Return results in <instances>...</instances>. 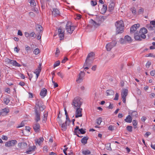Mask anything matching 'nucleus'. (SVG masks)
<instances>
[{"instance_id": "nucleus-22", "label": "nucleus", "mask_w": 155, "mask_h": 155, "mask_svg": "<svg viewBox=\"0 0 155 155\" xmlns=\"http://www.w3.org/2000/svg\"><path fill=\"white\" fill-rule=\"evenodd\" d=\"M89 139V137L87 136L84 137L81 140V142L84 145L87 143V140Z\"/></svg>"}, {"instance_id": "nucleus-61", "label": "nucleus", "mask_w": 155, "mask_h": 155, "mask_svg": "<svg viewBox=\"0 0 155 155\" xmlns=\"http://www.w3.org/2000/svg\"><path fill=\"white\" fill-rule=\"evenodd\" d=\"M2 139L5 140H8V137L4 135L2 136Z\"/></svg>"}, {"instance_id": "nucleus-15", "label": "nucleus", "mask_w": 155, "mask_h": 155, "mask_svg": "<svg viewBox=\"0 0 155 155\" xmlns=\"http://www.w3.org/2000/svg\"><path fill=\"white\" fill-rule=\"evenodd\" d=\"M47 90L45 88H44L42 89L41 91L40 95L41 97L42 98H44L46 96L47 94Z\"/></svg>"}, {"instance_id": "nucleus-34", "label": "nucleus", "mask_w": 155, "mask_h": 155, "mask_svg": "<svg viewBox=\"0 0 155 155\" xmlns=\"http://www.w3.org/2000/svg\"><path fill=\"white\" fill-rule=\"evenodd\" d=\"M91 152L90 150H83L82 151L83 154L84 155H86L89 154L91 153Z\"/></svg>"}, {"instance_id": "nucleus-21", "label": "nucleus", "mask_w": 155, "mask_h": 155, "mask_svg": "<svg viewBox=\"0 0 155 155\" xmlns=\"http://www.w3.org/2000/svg\"><path fill=\"white\" fill-rule=\"evenodd\" d=\"M94 55L95 54L94 52H91L88 54L86 58L89 59L90 60H91V59H93V61L94 59Z\"/></svg>"}, {"instance_id": "nucleus-37", "label": "nucleus", "mask_w": 155, "mask_h": 155, "mask_svg": "<svg viewBox=\"0 0 155 155\" xmlns=\"http://www.w3.org/2000/svg\"><path fill=\"white\" fill-rule=\"evenodd\" d=\"M30 3L31 6L32 7H34L36 5V3L34 0H31Z\"/></svg>"}, {"instance_id": "nucleus-57", "label": "nucleus", "mask_w": 155, "mask_h": 155, "mask_svg": "<svg viewBox=\"0 0 155 155\" xmlns=\"http://www.w3.org/2000/svg\"><path fill=\"white\" fill-rule=\"evenodd\" d=\"M119 94L118 93H117L115 94V97L114 98L115 100H117L118 99Z\"/></svg>"}, {"instance_id": "nucleus-6", "label": "nucleus", "mask_w": 155, "mask_h": 155, "mask_svg": "<svg viewBox=\"0 0 155 155\" xmlns=\"http://www.w3.org/2000/svg\"><path fill=\"white\" fill-rule=\"evenodd\" d=\"M134 38L136 40L141 41V39H145L146 38V36L145 35L142 34L140 33L139 32L135 33L134 34Z\"/></svg>"}, {"instance_id": "nucleus-18", "label": "nucleus", "mask_w": 155, "mask_h": 155, "mask_svg": "<svg viewBox=\"0 0 155 155\" xmlns=\"http://www.w3.org/2000/svg\"><path fill=\"white\" fill-rule=\"evenodd\" d=\"M36 30L40 33V35H42L43 30L42 26L40 25H37L36 26Z\"/></svg>"}, {"instance_id": "nucleus-64", "label": "nucleus", "mask_w": 155, "mask_h": 155, "mask_svg": "<svg viewBox=\"0 0 155 155\" xmlns=\"http://www.w3.org/2000/svg\"><path fill=\"white\" fill-rule=\"evenodd\" d=\"M150 75L152 76H154L155 75V71H152L150 72Z\"/></svg>"}, {"instance_id": "nucleus-50", "label": "nucleus", "mask_w": 155, "mask_h": 155, "mask_svg": "<svg viewBox=\"0 0 155 155\" xmlns=\"http://www.w3.org/2000/svg\"><path fill=\"white\" fill-rule=\"evenodd\" d=\"M108 129L110 131L113 130H114V126L110 125L108 127Z\"/></svg>"}, {"instance_id": "nucleus-32", "label": "nucleus", "mask_w": 155, "mask_h": 155, "mask_svg": "<svg viewBox=\"0 0 155 155\" xmlns=\"http://www.w3.org/2000/svg\"><path fill=\"white\" fill-rule=\"evenodd\" d=\"M107 95H114V91L111 90H107L106 91Z\"/></svg>"}, {"instance_id": "nucleus-16", "label": "nucleus", "mask_w": 155, "mask_h": 155, "mask_svg": "<svg viewBox=\"0 0 155 155\" xmlns=\"http://www.w3.org/2000/svg\"><path fill=\"white\" fill-rule=\"evenodd\" d=\"M52 11V14L54 16H57L60 15V12L57 8H53Z\"/></svg>"}, {"instance_id": "nucleus-52", "label": "nucleus", "mask_w": 155, "mask_h": 155, "mask_svg": "<svg viewBox=\"0 0 155 155\" xmlns=\"http://www.w3.org/2000/svg\"><path fill=\"white\" fill-rule=\"evenodd\" d=\"M79 127L78 126H77L74 129V134H76L77 133V130H79Z\"/></svg>"}, {"instance_id": "nucleus-43", "label": "nucleus", "mask_w": 155, "mask_h": 155, "mask_svg": "<svg viewBox=\"0 0 155 155\" xmlns=\"http://www.w3.org/2000/svg\"><path fill=\"white\" fill-rule=\"evenodd\" d=\"M119 41L120 43L121 44H124L126 43L125 38L124 39L123 38H121L120 39Z\"/></svg>"}, {"instance_id": "nucleus-13", "label": "nucleus", "mask_w": 155, "mask_h": 155, "mask_svg": "<svg viewBox=\"0 0 155 155\" xmlns=\"http://www.w3.org/2000/svg\"><path fill=\"white\" fill-rule=\"evenodd\" d=\"M84 76V72L81 71L79 73L78 77L76 81L78 83H80L82 82L83 80V78Z\"/></svg>"}, {"instance_id": "nucleus-38", "label": "nucleus", "mask_w": 155, "mask_h": 155, "mask_svg": "<svg viewBox=\"0 0 155 155\" xmlns=\"http://www.w3.org/2000/svg\"><path fill=\"white\" fill-rule=\"evenodd\" d=\"M102 118L101 117H99L96 120V123L98 125L101 124L102 122Z\"/></svg>"}, {"instance_id": "nucleus-54", "label": "nucleus", "mask_w": 155, "mask_h": 155, "mask_svg": "<svg viewBox=\"0 0 155 155\" xmlns=\"http://www.w3.org/2000/svg\"><path fill=\"white\" fill-rule=\"evenodd\" d=\"M57 75L61 78H63L64 77V75L61 72H58L57 74Z\"/></svg>"}, {"instance_id": "nucleus-26", "label": "nucleus", "mask_w": 155, "mask_h": 155, "mask_svg": "<svg viewBox=\"0 0 155 155\" xmlns=\"http://www.w3.org/2000/svg\"><path fill=\"white\" fill-rule=\"evenodd\" d=\"M48 116V112L44 113L43 114V117L42 118V122L43 123H46L47 120V117Z\"/></svg>"}, {"instance_id": "nucleus-46", "label": "nucleus", "mask_w": 155, "mask_h": 155, "mask_svg": "<svg viewBox=\"0 0 155 155\" xmlns=\"http://www.w3.org/2000/svg\"><path fill=\"white\" fill-rule=\"evenodd\" d=\"M60 64V61H56L54 63V68H55L59 65Z\"/></svg>"}, {"instance_id": "nucleus-36", "label": "nucleus", "mask_w": 155, "mask_h": 155, "mask_svg": "<svg viewBox=\"0 0 155 155\" xmlns=\"http://www.w3.org/2000/svg\"><path fill=\"white\" fill-rule=\"evenodd\" d=\"M139 9L138 11L137 14L138 15H140V14H142L144 12V9L143 8L141 7H140L139 8Z\"/></svg>"}, {"instance_id": "nucleus-19", "label": "nucleus", "mask_w": 155, "mask_h": 155, "mask_svg": "<svg viewBox=\"0 0 155 155\" xmlns=\"http://www.w3.org/2000/svg\"><path fill=\"white\" fill-rule=\"evenodd\" d=\"M107 9V5L105 4H104L101 10V13L103 15L105 14L106 12Z\"/></svg>"}, {"instance_id": "nucleus-63", "label": "nucleus", "mask_w": 155, "mask_h": 155, "mask_svg": "<svg viewBox=\"0 0 155 155\" xmlns=\"http://www.w3.org/2000/svg\"><path fill=\"white\" fill-rule=\"evenodd\" d=\"M25 50L28 52L29 51H30L31 50V48L29 46H27L26 47Z\"/></svg>"}, {"instance_id": "nucleus-27", "label": "nucleus", "mask_w": 155, "mask_h": 155, "mask_svg": "<svg viewBox=\"0 0 155 155\" xmlns=\"http://www.w3.org/2000/svg\"><path fill=\"white\" fill-rule=\"evenodd\" d=\"M124 38L126 41H127V42H131L132 41V39L131 37L128 35L125 36Z\"/></svg>"}, {"instance_id": "nucleus-8", "label": "nucleus", "mask_w": 155, "mask_h": 155, "mask_svg": "<svg viewBox=\"0 0 155 155\" xmlns=\"http://www.w3.org/2000/svg\"><path fill=\"white\" fill-rule=\"evenodd\" d=\"M128 91L127 89H124L121 92V97L123 99L122 101L124 103H126V97L127 96L128 94Z\"/></svg>"}, {"instance_id": "nucleus-42", "label": "nucleus", "mask_w": 155, "mask_h": 155, "mask_svg": "<svg viewBox=\"0 0 155 155\" xmlns=\"http://www.w3.org/2000/svg\"><path fill=\"white\" fill-rule=\"evenodd\" d=\"M3 100L5 103L6 105L8 104L10 101V100L8 98H5Z\"/></svg>"}, {"instance_id": "nucleus-40", "label": "nucleus", "mask_w": 155, "mask_h": 155, "mask_svg": "<svg viewBox=\"0 0 155 155\" xmlns=\"http://www.w3.org/2000/svg\"><path fill=\"white\" fill-rule=\"evenodd\" d=\"M133 124L134 126V128H136L137 127V122L136 120H134L133 121Z\"/></svg>"}, {"instance_id": "nucleus-28", "label": "nucleus", "mask_w": 155, "mask_h": 155, "mask_svg": "<svg viewBox=\"0 0 155 155\" xmlns=\"http://www.w3.org/2000/svg\"><path fill=\"white\" fill-rule=\"evenodd\" d=\"M90 22L95 27H97L99 26H97V23L95 21H94L93 19H91L90 20Z\"/></svg>"}, {"instance_id": "nucleus-11", "label": "nucleus", "mask_w": 155, "mask_h": 155, "mask_svg": "<svg viewBox=\"0 0 155 155\" xmlns=\"http://www.w3.org/2000/svg\"><path fill=\"white\" fill-rule=\"evenodd\" d=\"M75 109H76L75 116V117L78 118L79 117H82V114L81 112L82 109L80 107L77 108Z\"/></svg>"}, {"instance_id": "nucleus-45", "label": "nucleus", "mask_w": 155, "mask_h": 155, "mask_svg": "<svg viewBox=\"0 0 155 155\" xmlns=\"http://www.w3.org/2000/svg\"><path fill=\"white\" fill-rule=\"evenodd\" d=\"M127 130L130 132H132V127L131 126H127Z\"/></svg>"}, {"instance_id": "nucleus-44", "label": "nucleus", "mask_w": 155, "mask_h": 155, "mask_svg": "<svg viewBox=\"0 0 155 155\" xmlns=\"http://www.w3.org/2000/svg\"><path fill=\"white\" fill-rule=\"evenodd\" d=\"M106 149L109 150H111L112 149L110 147V143H108L107 144Z\"/></svg>"}, {"instance_id": "nucleus-49", "label": "nucleus", "mask_w": 155, "mask_h": 155, "mask_svg": "<svg viewBox=\"0 0 155 155\" xmlns=\"http://www.w3.org/2000/svg\"><path fill=\"white\" fill-rule=\"evenodd\" d=\"M79 131H80V133L81 134H85L86 132L83 130V128H81L79 129Z\"/></svg>"}, {"instance_id": "nucleus-5", "label": "nucleus", "mask_w": 155, "mask_h": 155, "mask_svg": "<svg viewBox=\"0 0 155 155\" xmlns=\"http://www.w3.org/2000/svg\"><path fill=\"white\" fill-rule=\"evenodd\" d=\"M108 16H97L96 17V20L97 22V26H100L107 18Z\"/></svg>"}, {"instance_id": "nucleus-10", "label": "nucleus", "mask_w": 155, "mask_h": 155, "mask_svg": "<svg viewBox=\"0 0 155 155\" xmlns=\"http://www.w3.org/2000/svg\"><path fill=\"white\" fill-rule=\"evenodd\" d=\"M116 44V42L114 41L107 44L106 46L107 50V51H110L112 48L115 46Z\"/></svg>"}, {"instance_id": "nucleus-30", "label": "nucleus", "mask_w": 155, "mask_h": 155, "mask_svg": "<svg viewBox=\"0 0 155 155\" xmlns=\"http://www.w3.org/2000/svg\"><path fill=\"white\" fill-rule=\"evenodd\" d=\"M35 148H36V147L34 146L31 147H30L29 148V150L27 151L25 153L27 154H29L30 153V152L34 150Z\"/></svg>"}, {"instance_id": "nucleus-1", "label": "nucleus", "mask_w": 155, "mask_h": 155, "mask_svg": "<svg viewBox=\"0 0 155 155\" xmlns=\"http://www.w3.org/2000/svg\"><path fill=\"white\" fill-rule=\"evenodd\" d=\"M40 102V101L37 99L34 108L35 120L36 123L33 124V127L36 132H38L40 130V125L37 122L40 120L41 111H43L45 109V106Z\"/></svg>"}, {"instance_id": "nucleus-23", "label": "nucleus", "mask_w": 155, "mask_h": 155, "mask_svg": "<svg viewBox=\"0 0 155 155\" xmlns=\"http://www.w3.org/2000/svg\"><path fill=\"white\" fill-rule=\"evenodd\" d=\"M147 30L145 28H141L139 32L140 34H144L145 35V34L147 33Z\"/></svg>"}, {"instance_id": "nucleus-48", "label": "nucleus", "mask_w": 155, "mask_h": 155, "mask_svg": "<svg viewBox=\"0 0 155 155\" xmlns=\"http://www.w3.org/2000/svg\"><path fill=\"white\" fill-rule=\"evenodd\" d=\"M43 151L45 153H47L48 152V147L47 146H45L43 147Z\"/></svg>"}, {"instance_id": "nucleus-53", "label": "nucleus", "mask_w": 155, "mask_h": 155, "mask_svg": "<svg viewBox=\"0 0 155 155\" xmlns=\"http://www.w3.org/2000/svg\"><path fill=\"white\" fill-rule=\"evenodd\" d=\"M52 82L54 84V88L57 87L58 86V84L57 83H56L53 80V79H52Z\"/></svg>"}, {"instance_id": "nucleus-17", "label": "nucleus", "mask_w": 155, "mask_h": 155, "mask_svg": "<svg viewBox=\"0 0 155 155\" xmlns=\"http://www.w3.org/2000/svg\"><path fill=\"white\" fill-rule=\"evenodd\" d=\"M27 146V143L25 142L20 143L18 144V147L21 149L26 148Z\"/></svg>"}, {"instance_id": "nucleus-25", "label": "nucleus", "mask_w": 155, "mask_h": 155, "mask_svg": "<svg viewBox=\"0 0 155 155\" xmlns=\"http://www.w3.org/2000/svg\"><path fill=\"white\" fill-rule=\"evenodd\" d=\"M132 118L131 116L130 115H128L126 118L124 120L126 122L130 123L132 122Z\"/></svg>"}, {"instance_id": "nucleus-29", "label": "nucleus", "mask_w": 155, "mask_h": 155, "mask_svg": "<svg viewBox=\"0 0 155 155\" xmlns=\"http://www.w3.org/2000/svg\"><path fill=\"white\" fill-rule=\"evenodd\" d=\"M67 121H66L64 123L62 124L61 125V127L62 128V130H65L67 128Z\"/></svg>"}, {"instance_id": "nucleus-14", "label": "nucleus", "mask_w": 155, "mask_h": 155, "mask_svg": "<svg viewBox=\"0 0 155 155\" xmlns=\"http://www.w3.org/2000/svg\"><path fill=\"white\" fill-rule=\"evenodd\" d=\"M93 59L91 60L86 58L85 62L84 63V66H87L89 67H91L93 63Z\"/></svg>"}, {"instance_id": "nucleus-35", "label": "nucleus", "mask_w": 155, "mask_h": 155, "mask_svg": "<svg viewBox=\"0 0 155 155\" xmlns=\"http://www.w3.org/2000/svg\"><path fill=\"white\" fill-rule=\"evenodd\" d=\"M147 27L149 30H153L155 29V26H152L150 24L147 25Z\"/></svg>"}, {"instance_id": "nucleus-60", "label": "nucleus", "mask_w": 155, "mask_h": 155, "mask_svg": "<svg viewBox=\"0 0 155 155\" xmlns=\"http://www.w3.org/2000/svg\"><path fill=\"white\" fill-rule=\"evenodd\" d=\"M60 53V50L58 48H57L55 54L56 55H58V54Z\"/></svg>"}, {"instance_id": "nucleus-24", "label": "nucleus", "mask_w": 155, "mask_h": 155, "mask_svg": "<svg viewBox=\"0 0 155 155\" xmlns=\"http://www.w3.org/2000/svg\"><path fill=\"white\" fill-rule=\"evenodd\" d=\"M114 2H111L109 6L108 11L110 12H112L114 9Z\"/></svg>"}, {"instance_id": "nucleus-59", "label": "nucleus", "mask_w": 155, "mask_h": 155, "mask_svg": "<svg viewBox=\"0 0 155 155\" xmlns=\"http://www.w3.org/2000/svg\"><path fill=\"white\" fill-rule=\"evenodd\" d=\"M18 84L21 86H23L25 85V84L23 81H21Z\"/></svg>"}, {"instance_id": "nucleus-9", "label": "nucleus", "mask_w": 155, "mask_h": 155, "mask_svg": "<svg viewBox=\"0 0 155 155\" xmlns=\"http://www.w3.org/2000/svg\"><path fill=\"white\" fill-rule=\"evenodd\" d=\"M17 143V141L16 140H9L6 142L5 144V147H10L14 146Z\"/></svg>"}, {"instance_id": "nucleus-7", "label": "nucleus", "mask_w": 155, "mask_h": 155, "mask_svg": "<svg viewBox=\"0 0 155 155\" xmlns=\"http://www.w3.org/2000/svg\"><path fill=\"white\" fill-rule=\"evenodd\" d=\"M140 27V25L139 24H135L132 26L130 28V33L131 34H134L139 32L137 30Z\"/></svg>"}, {"instance_id": "nucleus-62", "label": "nucleus", "mask_w": 155, "mask_h": 155, "mask_svg": "<svg viewBox=\"0 0 155 155\" xmlns=\"http://www.w3.org/2000/svg\"><path fill=\"white\" fill-rule=\"evenodd\" d=\"M151 25H153V26H155V21H152L150 22V24Z\"/></svg>"}, {"instance_id": "nucleus-12", "label": "nucleus", "mask_w": 155, "mask_h": 155, "mask_svg": "<svg viewBox=\"0 0 155 155\" xmlns=\"http://www.w3.org/2000/svg\"><path fill=\"white\" fill-rule=\"evenodd\" d=\"M58 35L60 38V40H61L64 39V31L62 30L61 27L59 28L58 29Z\"/></svg>"}, {"instance_id": "nucleus-47", "label": "nucleus", "mask_w": 155, "mask_h": 155, "mask_svg": "<svg viewBox=\"0 0 155 155\" xmlns=\"http://www.w3.org/2000/svg\"><path fill=\"white\" fill-rule=\"evenodd\" d=\"M131 115L132 117H137V112L135 111H133L131 113Z\"/></svg>"}, {"instance_id": "nucleus-3", "label": "nucleus", "mask_w": 155, "mask_h": 155, "mask_svg": "<svg viewBox=\"0 0 155 155\" xmlns=\"http://www.w3.org/2000/svg\"><path fill=\"white\" fill-rule=\"evenodd\" d=\"M82 102L81 101L80 98L78 97H75L73 100L72 105L74 109L81 107Z\"/></svg>"}, {"instance_id": "nucleus-39", "label": "nucleus", "mask_w": 155, "mask_h": 155, "mask_svg": "<svg viewBox=\"0 0 155 155\" xmlns=\"http://www.w3.org/2000/svg\"><path fill=\"white\" fill-rule=\"evenodd\" d=\"M130 10L132 11L133 14L134 15H136L137 14L136 9L134 7H132L131 8Z\"/></svg>"}, {"instance_id": "nucleus-4", "label": "nucleus", "mask_w": 155, "mask_h": 155, "mask_svg": "<svg viewBox=\"0 0 155 155\" xmlns=\"http://www.w3.org/2000/svg\"><path fill=\"white\" fill-rule=\"evenodd\" d=\"M65 29L68 33L71 34L75 29V27L74 26H71V23L68 22L66 25Z\"/></svg>"}, {"instance_id": "nucleus-33", "label": "nucleus", "mask_w": 155, "mask_h": 155, "mask_svg": "<svg viewBox=\"0 0 155 155\" xmlns=\"http://www.w3.org/2000/svg\"><path fill=\"white\" fill-rule=\"evenodd\" d=\"M44 140L43 137H40L39 139L37 140L36 142L39 145H40L41 143Z\"/></svg>"}, {"instance_id": "nucleus-56", "label": "nucleus", "mask_w": 155, "mask_h": 155, "mask_svg": "<svg viewBox=\"0 0 155 155\" xmlns=\"http://www.w3.org/2000/svg\"><path fill=\"white\" fill-rule=\"evenodd\" d=\"M30 36L31 37H35L36 36V35L34 32H32L30 34Z\"/></svg>"}, {"instance_id": "nucleus-58", "label": "nucleus", "mask_w": 155, "mask_h": 155, "mask_svg": "<svg viewBox=\"0 0 155 155\" xmlns=\"http://www.w3.org/2000/svg\"><path fill=\"white\" fill-rule=\"evenodd\" d=\"M24 125H25V124H24V123L23 122V121H22L21 122V124L20 125L17 127V128H19L21 127H22L24 126Z\"/></svg>"}, {"instance_id": "nucleus-31", "label": "nucleus", "mask_w": 155, "mask_h": 155, "mask_svg": "<svg viewBox=\"0 0 155 155\" xmlns=\"http://www.w3.org/2000/svg\"><path fill=\"white\" fill-rule=\"evenodd\" d=\"M41 64H39L37 68L36 69L35 71L34 72L40 73L41 72Z\"/></svg>"}, {"instance_id": "nucleus-41", "label": "nucleus", "mask_w": 155, "mask_h": 155, "mask_svg": "<svg viewBox=\"0 0 155 155\" xmlns=\"http://www.w3.org/2000/svg\"><path fill=\"white\" fill-rule=\"evenodd\" d=\"M40 52V51L38 48L35 49L33 51L34 53L36 55L38 54Z\"/></svg>"}, {"instance_id": "nucleus-20", "label": "nucleus", "mask_w": 155, "mask_h": 155, "mask_svg": "<svg viewBox=\"0 0 155 155\" xmlns=\"http://www.w3.org/2000/svg\"><path fill=\"white\" fill-rule=\"evenodd\" d=\"M1 111L2 114V115L4 116L7 115L9 112V110L8 108H5L1 110Z\"/></svg>"}, {"instance_id": "nucleus-2", "label": "nucleus", "mask_w": 155, "mask_h": 155, "mask_svg": "<svg viewBox=\"0 0 155 155\" xmlns=\"http://www.w3.org/2000/svg\"><path fill=\"white\" fill-rule=\"evenodd\" d=\"M116 27V31L117 34L122 33L124 30V25L123 21L122 20L118 21L115 24Z\"/></svg>"}, {"instance_id": "nucleus-55", "label": "nucleus", "mask_w": 155, "mask_h": 155, "mask_svg": "<svg viewBox=\"0 0 155 155\" xmlns=\"http://www.w3.org/2000/svg\"><path fill=\"white\" fill-rule=\"evenodd\" d=\"M151 63L150 62V61H148L146 65V67L147 68H148L151 65Z\"/></svg>"}, {"instance_id": "nucleus-51", "label": "nucleus", "mask_w": 155, "mask_h": 155, "mask_svg": "<svg viewBox=\"0 0 155 155\" xmlns=\"http://www.w3.org/2000/svg\"><path fill=\"white\" fill-rule=\"evenodd\" d=\"M91 4L92 6H95L97 4V2L96 1H94L93 0L91 1Z\"/></svg>"}]
</instances>
